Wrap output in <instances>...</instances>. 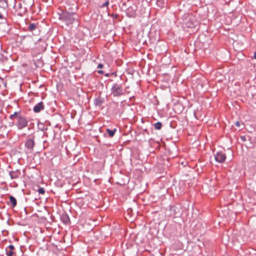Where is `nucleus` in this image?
Returning a JSON list of instances; mask_svg holds the SVG:
<instances>
[{"label": "nucleus", "instance_id": "f257e3e1", "mask_svg": "<svg viewBox=\"0 0 256 256\" xmlns=\"http://www.w3.org/2000/svg\"><path fill=\"white\" fill-rule=\"evenodd\" d=\"M28 124L27 119L22 116H18L17 120L16 126L19 130H22Z\"/></svg>", "mask_w": 256, "mask_h": 256}, {"label": "nucleus", "instance_id": "f03ea898", "mask_svg": "<svg viewBox=\"0 0 256 256\" xmlns=\"http://www.w3.org/2000/svg\"><path fill=\"white\" fill-rule=\"evenodd\" d=\"M112 92L114 96H120L122 94V88L121 85L114 84L112 86Z\"/></svg>", "mask_w": 256, "mask_h": 256}, {"label": "nucleus", "instance_id": "7ed1b4c3", "mask_svg": "<svg viewBox=\"0 0 256 256\" xmlns=\"http://www.w3.org/2000/svg\"><path fill=\"white\" fill-rule=\"evenodd\" d=\"M34 136H32V138H28L26 142L25 146L27 148V150L30 152H32L34 150V148L35 144V142L34 141Z\"/></svg>", "mask_w": 256, "mask_h": 256}, {"label": "nucleus", "instance_id": "20e7f679", "mask_svg": "<svg viewBox=\"0 0 256 256\" xmlns=\"http://www.w3.org/2000/svg\"><path fill=\"white\" fill-rule=\"evenodd\" d=\"M226 158V156L224 153L222 152H218L214 156L215 160L220 163L224 162Z\"/></svg>", "mask_w": 256, "mask_h": 256}, {"label": "nucleus", "instance_id": "39448f33", "mask_svg": "<svg viewBox=\"0 0 256 256\" xmlns=\"http://www.w3.org/2000/svg\"><path fill=\"white\" fill-rule=\"evenodd\" d=\"M20 174H21V172H20V170H12V171H10L9 172V174L12 179H16V178H18V177L20 176Z\"/></svg>", "mask_w": 256, "mask_h": 256}, {"label": "nucleus", "instance_id": "423d86ee", "mask_svg": "<svg viewBox=\"0 0 256 256\" xmlns=\"http://www.w3.org/2000/svg\"><path fill=\"white\" fill-rule=\"evenodd\" d=\"M44 108V103L42 102H40L34 107L33 110L36 113H38L42 110H43Z\"/></svg>", "mask_w": 256, "mask_h": 256}, {"label": "nucleus", "instance_id": "0eeeda50", "mask_svg": "<svg viewBox=\"0 0 256 256\" xmlns=\"http://www.w3.org/2000/svg\"><path fill=\"white\" fill-rule=\"evenodd\" d=\"M72 17H58V19L60 20L66 22L67 25H69L72 23Z\"/></svg>", "mask_w": 256, "mask_h": 256}, {"label": "nucleus", "instance_id": "6e6552de", "mask_svg": "<svg viewBox=\"0 0 256 256\" xmlns=\"http://www.w3.org/2000/svg\"><path fill=\"white\" fill-rule=\"evenodd\" d=\"M192 19L188 20V22H186V24L187 27L192 28V27L195 26H196L197 25V24H198L197 22H192Z\"/></svg>", "mask_w": 256, "mask_h": 256}, {"label": "nucleus", "instance_id": "1a4fd4ad", "mask_svg": "<svg viewBox=\"0 0 256 256\" xmlns=\"http://www.w3.org/2000/svg\"><path fill=\"white\" fill-rule=\"evenodd\" d=\"M10 202L12 208L16 206V200L13 196H10Z\"/></svg>", "mask_w": 256, "mask_h": 256}, {"label": "nucleus", "instance_id": "9d476101", "mask_svg": "<svg viewBox=\"0 0 256 256\" xmlns=\"http://www.w3.org/2000/svg\"><path fill=\"white\" fill-rule=\"evenodd\" d=\"M106 131L110 137H112L114 135V134H115L116 132V128H114V130H110V129L107 128Z\"/></svg>", "mask_w": 256, "mask_h": 256}, {"label": "nucleus", "instance_id": "9b49d317", "mask_svg": "<svg viewBox=\"0 0 256 256\" xmlns=\"http://www.w3.org/2000/svg\"><path fill=\"white\" fill-rule=\"evenodd\" d=\"M170 210L174 214H176L178 213L179 208L175 206H172L170 208Z\"/></svg>", "mask_w": 256, "mask_h": 256}, {"label": "nucleus", "instance_id": "f8f14e48", "mask_svg": "<svg viewBox=\"0 0 256 256\" xmlns=\"http://www.w3.org/2000/svg\"><path fill=\"white\" fill-rule=\"evenodd\" d=\"M18 116H21L20 114V112H15L14 114L10 115V118L12 120L14 118H16L18 120Z\"/></svg>", "mask_w": 256, "mask_h": 256}, {"label": "nucleus", "instance_id": "ddd939ff", "mask_svg": "<svg viewBox=\"0 0 256 256\" xmlns=\"http://www.w3.org/2000/svg\"><path fill=\"white\" fill-rule=\"evenodd\" d=\"M154 126L156 130H160L162 128V124L160 122H157L154 124Z\"/></svg>", "mask_w": 256, "mask_h": 256}, {"label": "nucleus", "instance_id": "4468645a", "mask_svg": "<svg viewBox=\"0 0 256 256\" xmlns=\"http://www.w3.org/2000/svg\"><path fill=\"white\" fill-rule=\"evenodd\" d=\"M36 25L35 24H30L28 27V30H30V31H31V32H32L33 30H35L36 29Z\"/></svg>", "mask_w": 256, "mask_h": 256}, {"label": "nucleus", "instance_id": "2eb2a0df", "mask_svg": "<svg viewBox=\"0 0 256 256\" xmlns=\"http://www.w3.org/2000/svg\"><path fill=\"white\" fill-rule=\"evenodd\" d=\"M6 254L7 256H12L14 254L13 250L6 249Z\"/></svg>", "mask_w": 256, "mask_h": 256}, {"label": "nucleus", "instance_id": "dca6fc26", "mask_svg": "<svg viewBox=\"0 0 256 256\" xmlns=\"http://www.w3.org/2000/svg\"><path fill=\"white\" fill-rule=\"evenodd\" d=\"M38 192L39 194H44V188H40L38 190Z\"/></svg>", "mask_w": 256, "mask_h": 256}, {"label": "nucleus", "instance_id": "f3484780", "mask_svg": "<svg viewBox=\"0 0 256 256\" xmlns=\"http://www.w3.org/2000/svg\"><path fill=\"white\" fill-rule=\"evenodd\" d=\"M14 248L12 245H10L6 248V249H8L10 250H13Z\"/></svg>", "mask_w": 256, "mask_h": 256}, {"label": "nucleus", "instance_id": "a211bd4d", "mask_svg": "<svg viewBox=\"0 0 256 256\" xmlns=\"http://www.w3.org/2000/svg\"><path fill=\"white\" fill-rule=\"evenodd\" d=\"M101 104V101L100 100H96L95 102V104L96 105H100Z\"/></svg>", "mask_w": 256, "mask_h": 256}, {"label": "nucleus", "instance_id": "6ab92c4d", "mask_svg": "<svg viewBox=\"0 0 256 256\" xmlns=\"http://www.w3.org/2000/svg\"><path fill=\"white\" fill-rule=\"evenodd\" d=\"M108 4V2H105L104 4H102V8H106V10H107V8H106V6L107 4Z\"/></svg>", "mask_w": 256, "mask_h": 256}, {"label": "nucleus", "instance_id": "aec40b11", "mask_svg": "<svg viewBox=\"0 0 256 256\" xmlns=\"http://www.w3.org/2000/svg\"><path fill=\"white\" fill-rule=\"evenodd\" d=\"M240 139H241L243 142H245V141H246V136H240Z\"/></svg>", "mask_w": 256, "mask_h": 256}, {"label": "nucleus", "instance_id": "412c9836", "mask_svg": "<svg viewBox=\"0 0 256 256\" xmlns=\"http://www.w3.org/2000/svg\"><path fill=\"white\" fill-rule=\"evenodd\" d=\"M103 68V64H99L98 66V68Z\"/></svg>", "mask_w": 256, "mask_h": 256}, {"label": "nucleus", "instance_id": "4be33fe9", "mask_svg": "<svg viewBox=\"0 0 256 256\" xmlns=\"http://www.w3.org/2000/svg\"><path fill=\"white\" fill-rule=\"evenodd\" d=\"M235 124L236 126H237L238 127H240V123L239 122H236Z\"/></svg>", "mask_w": 256, "mask_h": 256}, {"label": "nucleus", "instance_id": "5701e85b", "mask_svg": "<svg viewBox=\"0 0 256 256\" xmlns=\"http://www.w3.org/2000/svg\"><path fill=\"white\" fill-rule=\"evenodd\" d=\"M253 58L256 59V52H254Z\"/></svg>", "mask_w": 256, "mask_h": 256}, {"label": "nucleus", "instance_id": "b1692460", "mask_svg": "<svg viewBox=\"0 0 256 256\" xmlns=\"http://www.w3.org/2000/svg\"><path fill=\"white\" fill-rule=\"evenodd\" d=\"M98 72L99 74H103V72H103V71H102V70H98Z\"/></svg>", "mask_w": 256, "mask_h": 256}, {"label": "nucleus", "instance_id": "393cba45", "mask_svg": "<svg viewBox=\"0 0 256 256\" xmlns=\"http://www.w3.org/2000/svg\"><path fill=\"white\" fill-rule=\"evenodd\" d=\"M0 16H2V14L0 12Z\"/></svg>", "mask_w": 256, "mask_h": 256}, {"label": "nucleus", "instance_id": "a878e982", "mask_svg": "<svg viewBox=\"0 0 256 256\" xmlns=\"http://www.w3.org/2000/svg\"><path fill=\"white\" fill-rule=\"evenodd\" d=\"M189 18V17H188V16H186V18ZM186 20H187V18H186Z\"/></svg>", "mask_w": 256, "mask_h": 256}, {"label": "nucleus", "instance_id": "bb28decb", "mask_svg": "<svg viewBox=\"0 0 256 256\" xmlns=\"http://www.w3.org/2000/svg\"><path fill=\"white\" fill-rule=\"evenodd\" d=\"M2 18V17H0V18Z\"/></svg>", "mask_w": 256, "mask_h": 256}]
</instances>
